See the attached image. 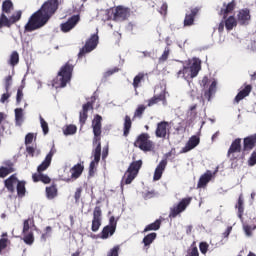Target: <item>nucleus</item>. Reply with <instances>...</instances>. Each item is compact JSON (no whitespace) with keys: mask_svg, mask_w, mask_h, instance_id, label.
<instances>
[{"mask_svg":"<svg viewBox=\"0 0 256 256\" xmlns=\"http://www.w3.org/2000/svg\"><path fill=\"white\" fill-rule=\"evenodd\" d=\"M59 7V2L57 0H49L45 2L41 9L34 13L29 19L25 26L27 31H35L41 29V27L47 24V21L55 14Z\"/></svg>","mask_w":256,"mask_h":256,"instance_id":"1","label":"nucleus"},{"mask_svg":"<svg viewBox=\"0 0 256 256\" xmlns=\"http://www.w3.org/2000/svg\"><path fill=\"white\" fill-rule=\"evenodd\" d=\"M200 71L201 60L199 58H192L183 64V69L177 73V77L178 79H185V81H189V79L197 77Z\"/></svg>","mask_w":256,"mask_h":256,"instance_id":"2","label":"nucleus"},{"mask_svg":"<svg viewBox=\"0 0 256 256\" xmlns=\"http://www.w3.org/2000/svg\"><path fill=\"white\" fill-rule=\"evenodd\" d=\"M53 155H55V150H50L47 154L45 160L38 166L37 173L33 174L32 179L34 183L41 181L42 183H51V178L49 176L43 174V171L49 169V165H51V161L53 159Z\"/></svg>","mask_w":256,"mask_h":256,"instance_id":"3","label":"nucleus"},{"mask_svg":"<svg viewBox=\"0 0 256 256\" xmlns=\"http://www.w3.org/2000/svg\"><path fill=\"white\" fill-rule=\"evenodd\" d=\"M73 73V66L66 64L58 72L57 77L52 82V87L55 89H61L67 87V84L71 81V75Z\"/></svg>","mask_w":256,"mask_h":256,"instance_id":"4","label":"nucleus"},{"mask_svg":"<svg viewBox=\"0 0 256 256\" xmlns=\"http://www.w3.org/2000/svg\"><path fill=\"white\" fill-rule=\"evenodd\" d=\"M101 116L97 115L92 121L93 133H94V145H97L94 150V159L96 163H99L101 159V141L99 135H101Z\"/></svg>","mask_w":256,"mask_h":256,"instance_id":"5","label":"nucleus"},{"mask_svg":"<svg viewBox=\"0 0 256 256\" xmlns=\"http://www.w3.org/2000/svg\"><path fill=\"white\" fill-rule=\"evenodd\" d=\"M201 87H203L204 90V99H207V101H211V97L217 93V80L205 76L200 81Z\"/></svg>","mask_w":256,"mask_h":256,"instance_id":"6","label":"nucleus"},{"mask_svg":"<svg viewBox=\"0 0 256 256\" xmlns=\"http://www.w3.org/2000/svg\"><path fill=\"white\" fill-rule=\"evenodd\" d=\"M141 165H143V162L141 160L134 161L130 164L129 168L125 172L123 179H122V185L125 183V185H131L133 182V179L137 177V173H139V169H141Z\"/></svg>","mask_w":256,"mask_h":256,"instance_id":"7","label":"nucleus"},{"mask_svg":"<svg viewBox=\"0 0 256 256\" xmlns=\"http://www.w3.org/2000/svg\"><path fill=\"white\" fill-rule=\"evenodd\" d=\"M19 19H21V11H17L12 15L2 13L0 16V29H2V27H9L10 25H13V23H17Z\"/></svg>","mask_w":256,"mask_h":256,"instance_id":"8","label":"nucleus"},{"mask_svg":"<svg viewBox=\"0 0 256 256\" xmlns=\"http://www.w3.org/2000/svg\"><path fill=\"white\" fill-rule=\"evenodd\" d=\"M135 146L142 151H151L153 142L149 140V134H141L135 142Z\"/></svg>","mask_w":256,"mask_h":256,"instance_id":"9","label":"nucleus"},{"mask_svg":"<svg viewBox=\"0 0 256 256\" xmlns=\"http://www.w3.org/2000/svg\"><path fill=\"white\" fill-rule=\"evenodd\" d=\"M117 229V220L115 216L110 218V224L103 228L101 232V239H109V237H113L115 231Z\"/></svg>","mask_w":256,"mask_h":256,"instance_id":"10","label":"nucleus"},{"mask_svg":"<svg viewBox=\"0 0 256 256\" xmlns=\"http://www.w3.org/2000/svg\"><path fill=\"white\" fill-rule=\"evenodd\" d=\"M191 203V198H184L182 201L177 205L171 208L170 217H176L179 213H183L189 207Z\"/></svg>","mask_w":256,"mask_h":256,"instance_id":"11","label":"nucleus"},{"mask_svg":"<svg viewBox=\"0 0 256 256\" xmlns=\"http://www.w3.org/2000/svg\"><path fill=\"white\" fill-rule=\"evenodd\" d=\"M99 44V36L96 34L92 35L90 39L86 42L83 49L80 51L79 55H83V53H91L94 49L97 48V45Z\"/></svg>","mask_w":256,"mask_h":256,"instance_id":"12","label":"nucleus"},{"mask_svg":"<svg viewBox=\"0 0 256 256\" xmlns=\"http://www.w3.org/2000/svg\"><path fill=\"white\" fill-rule=\"evenodd\" d=\"M237 22L239 25H249L251 22V11L247 8L238 11Z\"/></svg>","mask_w":256,"mask_h":256,"instance_id":"13","label":"nucleus"},{"mask_svg":"<svg viewBox=\"0 0 256 256\" xmlns=\"http://www.w3.org/2000/svg\"><path fill=\"white\" fill-rule=\"evenodd\" d=\"M238 153H241V139H236L230 146L228 150V157L230 159H237L239 155Z\"/></svg>","mask_w":256,"mask_h":256,"instance_id":"14","label":"nucleus"},{"mask_svg":"<svg viewBox=\"0 0 256 256\" xmlns=\"http://www.w3.org/2000/svg\"><path fill=\"white\" fill-rule=\"evenodd\" d=\"M99 227H101V208L97 206L93 212L92 231L97 233V231H99Z\"/></svg>","mask_w":256,"mask_h":256,"instance_id":"15","label":"nucleus"},{"mask_svg":"<svg viewBox=\"0 0 256 256\" xmlns=\"http://www.w3.org/2000/svg\"><path fill=\"white\" fill-rule=\"evenodd\" d=\"M79 23V15L72 16L66 23L61 24V30L63 33H69L71 29L75 28V25Z\"/></svg>","mask_w":256,"mask_h":256,"instance_id":"16","label":"nucleus"},{"mask_svg":"<svg viewBox=\"0 0 256 256\" xmlns=\"http://www.w3.org/2000/svg\"><path fill=\"white\" fill-rule=\"evenodd\" d=\"M197 13H199V8H192L190 12L186 13L184 27H191L192 25H195V17H197Z\"/></svg>","mask_w":256,"mask_h":256,"instance_id":"17","label":"nucleus"},{"mask_svg":"<svg viewBox=\"0 0 256 256\" xmlns=\"http://www.w3.org/2000/svg\"><path fill=\"white\" fill-rule=\"evenodd\" d=\"M215 173H217V170L214 173L211 172L210 170L206 171L205 174H203L200 177L197 187L199 189H203V188L207 187V183H209V181H211V179H213V175H215Z\"/></svg>","mask_w":256,"mask_h":256,"instance_id":"18","label":"nucleus"},{"mask_svg":"<svg viewBox=\"0 0 256 256\" xmlns=\"http://www.w3.org/2000/svg\"><path fill=\"white\" fill-rule=\"evenodd\" d=\"M199 143H200L199 137L192 136L186 143L185 147L182 149V153H189V151L195 149V147H197Z\"/></svg>","mask_w":256,"mask_h":256,"instance_id":"19","label":"nucleus"},{"mask_svg":"<svg viewBox=\"0 0 256 256\" xmlns=\"http://www.w3.org/2000/svg\"><path fill=\"white\" fill-rule=\"evenodd\" d=\"M165 167H167V160H162L155 169L153 180L159 181L161 177H163V171H165Z\"/></svg>","mask_w":256,"mask_h":256,"instance_id":"20","label":"nucleus"},{"mask_svg":"<svg viewBox=\"0 0 256 256\" xmlns=\"http://www.w3.org/2000/svg\"><path fill=\"white\" fill-rule=\"evenodd\" d=\"M20 181L15 177V175L10 176L8 179L5 180V187L8 189V191H15V187H17L18 183Z\"/></svg>","mask_w":256,"mask_h":256,"instance_id":"21","label":"nucleus"},{"mask_svg":"<svg viewBox=\"0 0 256 256\" xmlns=\"http://www.w3.org/2000/svg\"><path fill=\"white\" fill-rule=\"evenodd\" d=\"M160 101H162L164 107L167 106V99L165 98V94L161 93L158 96H154L151 99L148 100V107H153V105H157V103H159Z\"/></svg>","mask_w":256,"mask_h":256,"instance_id":"22","label":"nucleus"},{"mask_svg":"<svg viewBox=\"0 0 256 256\" xmlns=\"http://www.w3.org/2000/svg\"><path fill=\"white\" fill-rule=\"evenodd\" d=\"M167 127H169V122H160L157 125L156 129V137H166L167 135Z\"/></svg>","mask_w":256,"mask_h":256,"instance_id":"23","label":"nucleus"},{"mask_svg":"<svg viewBox=\"0 0 256 256\" xmlns=\"http://www.w3.org/2000/svg\"><path fill=\"white\" fill-rule=\"evenodd\" d=\"M15 113V123L17 127H21L23 122L25 121V113L23 112L22 108H16L14 110Z\"/></svg>","mask_w":256,"mask_h":256,"instance_id":"24","label":"nucleus"},{"mask_svg":"<svg viewBox=\"0 0 256 256\" xmlns=\"http://www.w3.org/2000/svg\"><path fill=\"white\" fill-rule=\"evenodd\" d=\"M129 17V9L118 6L115 12V19L125 20Z\"/></svg>","mask_w":256,"mask_h":256,"instance_id":"25","label":"nucleus"},{"mask_svg":"<svg viewBox=\"0 0 256 256\" xmlns=\"http://www.w3.org/2000/svg\"><path fill=\"white\" fill-rule=\"evenodd\" d=\"M256 135L249 136L244 139V151H251L255 147Z\"/></svg>","mask_w":256,"mask_h":256,"instance_id":"26","label":"nucleus"},{"mask_svg":"<svg viewBox=\"0 0 256 256\" xmlns=\"http://www.w3.org/2000/svg\"><path fill=\"white\" fill-rule=\"evenodd\" d=\"M33 229H35V221H33L32 218H28L23 223L22 233L23 235H25L26 233H29V231L32 232Z\"/></svg>","mask_w":256,"mask_h":256,"instance_id":"27","label":"nucleus"},{"mask_svg":"<svg viewBox=\"0 0 256 256\" xmlns=\"http://www.w3.org/2000/svg\"><path fill=\"white\" fill-rule=\"evenodd\" d=\"M251 93V86L247 85L243 90H241L237 96L235 97L236 103H239V101H243L245 97H248V95Z\"/></svg>","mask_w":256,"mask_h":256,"instance_id":"28","label":"nucleus"},{"mask_svg":"<svg viewBox=\"0 0 256 256\" xmlns=\"http://www.w3.org/2000/svg\"><path fill=\"white\" fill-rule=\"evenodd\" d=\"M81 173H83V166H81V164L75 165L71 169L72 179H79V177H81Z\"/></svg>","mask_w":256,"mask_h":256,"instance_id":"29","label":"nucleus"},{"mask_svg":"<svg viewBox=\"0 0 256 256\" xmlns=\"http://www.w3.org/2000/svg\"><path fill=\"white\" fill-rule=\"evenodd\" d=\"M11 11H13V2L11 0L4 1L2 4V13L11 15Z\"/></svg>","mask_w":256,"mask_h":256,"instance_id":"30","label":"nucleus"},{"mask_svg":"<svg viewBox=\"0 0 256 256\" xmlns=\"http://www.w3.org/2000/svg\"><path fill=\"white\" fill-rule=\"evenodd\" d=\"M161 227V220H156L152 224H149L145 227L144 233H147V231H159Z\"/></svg>","mask_w":256,"mask_h":256,"instance_id":"31","label":"nucleus"},{"mask_svg":"<svg viewBox=\"0 0 256 256\" xmlns=\"http://www.w3.org/2000/svg\"><path fill=\"white\" fill-rule=\"evenodd\" d=\"M91 109V103H87L83 106V111L80 112V123H85L87 121V112Z\"/></svg>","mask_w":256,"mask_h":256,"instance_id":"32","label":"nucleus"},{"mask_svg":"<svg viewBox=\"0 0 256 256\" xmlns=\"http://www.w3.org/2000/svg\"><path fill=\"white\" fill-rule=\"evenodd\" d=\"M46 197L47 199H55V197H57V187H46Z\"/></svg>","mask_w":256,"mask_h":256,"instance_id":"33","label":"nucleus"},{"mask_svg":"<svg viewBox=\"0 0 256 256\" xmlns=\"http://www.w3.org/2000/svg\"><path fill=\"white\" fill-rule=\"evenodd\" d=\"M237 20L235 17L230 16L226 21H225V27L228 31H231L233 27H237Z\"/></svg>","mask_w":256,"mask_h":256,"instance_id":"34","label":"nucleus"},{"mask_svg":"<svg viewBox=\"0 0 256 256\" xmlns=\"http://www.w3.org/2000/svg\"><path fill=\"white\" fill-rule=\"evenodd\" d=\"M255 225L243 224V231L246 237H251L253 235V231H255Z\"/></svg>","mask_w":256,"mask_h":256,"instance_id":"35","label":"nucleus"},{"mask_svg":"<svg viewBox=\"0 0 256 256\" xmlns=\"http://www.w3.org/2000/svg\"><path fill=\"white\" fill-rule=\"evenodd\" d=\"M233 9H235V2H230L227 4V6H225L224 9L221 10V15H224V19L225 17H227V13H231V11H233Z\"/></svg>","mask_w":256,"mask_h":256,"instance_id":"36","label":"nucleus"},{"mask_svg":"<svg viewBox=\"0 0 256 256\" xmlns=\"http://www.w3.org/2000/svg\"><path fill=\"white\" fill-rule=\"evenodd\" d=\"M156 238L157 233H150L143 239V243L145 246L151 245V243H153V241H155Z\"/></svg>","mask_w":256,"mask_h":256,"instance_id":"37","label":"nucleus"},{"mask_svg":"<svg viewBox=\"0 0 256 256\" xmlns=\"http://www.w3.org/2000/svg\"><path fill=\"white\" fill-rule=\"evenodd\" d=\"M130 130H131V118L129 116H126L125 122H124V137H127V135H129Z\"/></svg>","mask_w":256,"mask_h":256,"instance_id":"38","label":"nucleus"},{"mask_svg":"<svg viewBox=\"0 0 256 256\" xmlns=\"http://www.w3.org/2000/svg\"><path fill=\"white\" fill-rule=\"evenodd\" d=\"M170 53H171V48L166 46L161 57L159 58V63H165V61H167V59H169Z\"/></svg>","mask_w":256,"mask_h":256,"instance_id":"39","label":"nucleus"},{"mask_svg":"<svg viewBox=\"0 0 256 256\" xmlns=\"http://www.w3.org/2000/svg\"><path fill=\"white\" fill-rule=\"evenodd\" d=\"M23 241L24 243H26V245H33V242L35 241V238L33 237V232H27L26 234H24Z\"/></svg>","mask_w":256,"mask_h":256,"instance_id":"40","label":"nucleus"},{"mask_svg":"<svg viewBox=\"0 0 256 256\" xmlns=\"http://www.w3.org/2000/svg\"><path fill=\"white\" fill-rule=\"evenodd\" d=\"M16 189L19 197H25V182H18Z\"/></svg>","mask_w":256,"mask_h":256,"instance_id":"41","label":"nucleus"},{"mask_svg":"<svg viewBox=\"0 0 256 256\" xmlns=\"http://www.w3.org/2000/svg\"><path fill=\"white\" fill-rule=\"evenodd\" d=\"M77 133V126L70 124L66 126L64 130V135H75Z\"/></svg>","mask_w":256,"mask_h":256,"instance_id":"42","label":"nucleus"},{"mask_svg":"<svg viewBox=\"0 0 256 256\" xmlns=\"http://www.w3.org/2000/svg\"><path fill=\"white\" fill-rule=\"evenodd\" d=\"M145 77V74L140 73L137 76H135L134 80H133V87L134 89H137V87H139V84L141 83V81H143Z\"/></svg>","mask_w":256,"mask_h":256,"instance_id":"43","label":"nucleus"},{"mask_svg":"<svg viewBox=\"0 0 256 256\" xmlns=\"http://www.w3.org/2000/svg\"><path fill=\"white\" fill-rule=\"evenodd\" d=\"M236 207L238 208V217L241 219L243 216V195L239 196L238 204Z\"/></svg>","mask_w":256,"mask_h":256,"instance_id":"44","label":"nucleus"},{"mask_svg":"<svg viewBox=\"0 0 256 256\" xmlns=\"http://www.w3.org/2000/svg\"><path fill=\"white\" fill-rule=\"evenodd\" d=\"M39 119L43 133L44 135H47V133H49V124L47 123V121H45V119H43L42 116H40Z\"/></svg>","mask_w":256,"mask_h":256,"instance_id":"45","label":"nucleus"},{"mask_svg":"<svg viewBox=\"0 0 256 256\" xmlns=\"http://www.w3.org/2000/svg\"><path fill=\"white\" fill-rule=\"evenodd\" d=\"M17 63H19V53L13 52L10 56V65H12V67H15Z\"/></svg>","mask_w":256,"mask_h":256,"instance_id":"46","label":"nucleus"},{"mask_svg":"<svg viewBox=\"0 0 256 256\" xmlns=\"http://www.w3.org/2000/svg\"><path fill=\"white\" fill-rule=\"evenodd\" d=\"M9 173H13L12 167H2L0 168V177H7Z\"/></svg>","mask_w":256,"mask_h":256,"instance_id":"47","label":"nucleus"},{"mask_svg":"<svg viewBox=\"0 0 256 256\" xmlns=\"http://www.w3.org/2000/svg\"><path fill=\"white\" fill-rule=\"evenodd\" d=\"M145 105H139L134 113V117H141L143 113L145 112Z\"/></svg>","mask_w":256,"mask_h":256,"instance_id":"48","label":"nucleus"},{"mask_svg":"<svg viewBox=\"0 0 256 256\" xmlns=\"http://www.w3.org/2000/svg\"><path fill=\"white\" fill-rule=\"evenodd\" d=\"M248 165H249L250 167H253V166L256 165V151H254V152L251 154V156H250V158H249V160H248Z\"/></svg>","mask_w":256,"mask_h":256,"instance_id":"49","label":"nucleus"},{"mask_svg":"<svg viewBox=\"0 0 256 256\" xmlns=\"http://www.w3.org/2000/svg\"><path fill=\"white\" fill-rule=\"evenodd\" d=\"M208 250H209V244H207L206 242H201L200 243V251H201V253L203 255H205Z\"/></svg>","mask_w":256,"mask_h":256,"instance_id":"50","label":"nucleus"},{"mask_svg":"<svg viewBox=\"0 0 256 256\" xmlns=\"http://www.w3.org/2000/svg\"><path fill=\"white\" fill-rule=\"evenodd\" d=\"M7 241V238L0 239V253H2L4 249H7Z\"/></svg>","mask_w":256,"mask_h":256,"instance_id":"51","label":"nucleus"},{"mask_svg":"<svg viewBox=\"0 0 256 256\" xmlns=\"http://www.w3.org/2000/svg\"><path fill=\"white\" fill-rule=\"evenodd\" d=\"M108 256H119V246H115L110 250Z\"/></svg>","mask_w":256,"mask_h":256,"instance_id":"52","label":"nucleus"},{"mask_svg":"<svg viewBox=\"0 0 256 256\" xmlns=\"http://www.w3.org/2000/svg\"><path fill=\"white\" fill-rule=\"evenodd\" d=\"M186 256H199V250L197 247H194L188 251V254Z\"/></svg>","mask_w":256,"mask_h":256,"instance_id":"53","label":"nucleus"},{"mask_svg":"<svg viewBox=\"0 0 256 256\" xmlns=\"http://www.w3.org/2000/svg\"><path fill=\"white\" fill-rule=\"evenodd\" d=\"M117 71H119L117 68L110 69L104 73V77H111V75H113V73H117Z\"/></svg>","mask_w":256,"mask_h":256,"instance_id":"54","label":"nucleus"},{"mask_svg":"<svg viewBox=\"0 0 256 256\" xmlns=\"http://www.w3.org/2000/svg\"><path fill=\"white\" fill-rule=\"evenodd\" d=\"M25 143H26V145H29L30 143H33V134H28L25 137Z\"/></svg>","mask_w":256,"mask_h":256,"instance_id":"55","label":"nucleus"},{"mask_svg":"<svg viewBox=\"0 0 256 256\" xmlns=\"http://www.w3.org/2000/svg\"><path fill=\"white\" fill-rule=\"evenodd\" d=\"M11 81H13V78L11 76H8L6 78V91H9V87H11Z\"/></svg>","mask_w":256,"mask_h":256,"instance_id":"56","label":"nucleus"},{"mask_svg":"<svg viewBox=\"0 0 256 256\" xmlns=\"http://www.w3.org/2000/svg\"><path fill=\"white\" fill-rule=\"evenodd\" d=\"M9 97H11V95H9L8 92L2 94L0 102L5 103V101H7V99H9Z\"/></svg>","mask_w":256,"mask_h":256,"instance_id":"57","label":"nucleus"},{"mask_svg":"<svg viewBox=\"0 0 256 256\" xmlns=\"http://www.w3.org/2000/svg\"><path fill=\"white\" fill-rule=\"evenodd\" d=\"M21 99H23V91L18 90L17 91V97H16L17 103H21Z\"/></svg>","mask_w":256,"mask_h":256,"instance_id":"58","label":"nucleus"},{"mask_svg":"<svg viewBox=\"0 0 256 256\" xmlns=\"http://www.w3.org/2000/svg\"><path fill=\"white\" fill-rule=\"evenodd\" d=\"M26 151L29 155H31L32 157L35 155V149L33 147H27Z\"/></svg>","mask_w":256,"mask_h":256,"instance_id":"59","label":"nucleus"},{"mask_svg":"<svg viewBox=\"0 0 256 256\" xmlns=\"http://www.w3.org/2000/svg\"><path fill=\"white\" fill-rule=\"evenodd\" d=\"M98 163L99 162L95 161V158H94V160L90 163V171H93L95 167H97Z\"/></svg>","mask_w":256,"mask_h":256,"instance_id":"60","label":"nucleus"},{"mask_svg":"<svg viewBox=\"0 0 256 256\" xmlns=\"http://www.w3.org/2000/svg\"><path fill=\"white\" fill-rule=\"evenodd\" d=\"M80 198H81V189H77V191L75 192V199L76 201H79Z\"/></svg>","mask_w":256,"mask_h":256,"instance_id":"61","label":"nucleus"},{"mask_svg":"<svg viewBox=\"0 0 256 256\" xmlns=\"http://www.w3.org/2000/svg\"><path fill=\"white\" fill-rule=\"evenodd\" d=\"M225 29V22H221L218 26V31L220 33H223V30Z\"/></svg>","mask_w":256,"mask_h":256,"instance_id":"62","label":"nucleus"},{"mask_svg":"<svg viewBox=\"0 0 256 256\" xmlns=\"http://www.w3.org/2000/svg\"><path fill=\"white\" fill-rule=\"evenodd\" d=\"M232 227H228L226 229V231L224 232V237H229V235L231 234V231H232Z\"/></svg>","mask_w":256,"mask_h":256,"instance_id":"63","label":"nucleus"},{"mask_svg":"<svg viewBox=\"0 0 256 256\" xmlns=\"http://www.w3.org/2000/svg\"><path fill=\"white\" fill-rule=\"evenodd\" d=\"M46 233H51V226L46 227Z\"/></svg>","mask_w":256,"mask_h":256,"instance_id":"64","label":"nucleus"}]
</instances>
